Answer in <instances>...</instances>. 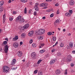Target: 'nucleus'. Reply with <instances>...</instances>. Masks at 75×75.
<instances>
[{
  "label": "nucleus",
  "instance_id": "1",
  "mask_svg": "<svg viewBox=\"0 0 75 75\" xmlns=\"http://www.w3.org/2000/svg\"><path fill=\"white\" fill-rule=\"evenodd\" d=\"M9 67L6 66H4L3 68V72L4 73H7L8 72L9 69Z\"/></svg>",
  "mask_w": 75,
  "mask_h": 75
},
{
  "label": "nucleus",
  "instance_id": "45",
  "mask_svg": "<svg viewBox=\"0 0 75 75\" xmlns=\"http://www.w3.org/2000/svg\"><path fill=\"white\" fill-rule=\"evenodd\" d=\"M17 67H16V68L13 67V70H16V69H17Z\"/></svg>",
  "mask_w": 75,
  "mask_h": 75
},
{
  "label": "nucleus",
  "instance_id": "64",
  "mask_svg": "<svg viewBox=\"0 0 75 75\" xmlns=\"http://www.w3.org/2000/svg\"><path fill=\"white\" fill-rule=\"evenodd\" d=\"M71 72H75V71H74V70H72L71 71Z\"/></svg>",
  "mask_w": 75,
  "mask_h": 75
},
{
  "label": "nucleus",
  "instance_id": "35",
  "mask_svg": "<svg viewBox=\"0 0 75 75\" xmlns=\"http://www.w3.org/2000/svg\"><path fill=\"white\" fill-rule=\"evenodd\" d=\"M37 71H38V70H35L34 71V73L35 74H36L37 73Z\"/></svg>",
  "mask_w": 75,
  "mask_h": 75
},
{
  "label": "nucleus",
  "instance_id": "10",
  "mask_svg": "<svg viewBox=\"0 0 75 75\" xmlns=\"http://www.w3.org/2000/svg\"><path fill=\"white\" fill-rule=\"evenodd\" d=\"M17 54L18 57H21L23 55V53H22L21 51H19L17 53Z\"/></svg>",
  "mask_w": 75,
  "mask_h": 75
},
{
  "label": "nucleus",
  "instance_id": "58",
  "mask_svg": "<svg viewBox=\"0 0 75 75\" xmlns=\"http://www.w3.org/2000/svg\"><path fill=\"white\" fill-rule=\"evenodd\" d=\"M13 41H14L15 40H16L15 39V38H13Z\"/></svg>",
  "mask_w": 75,
  "mask_h": 75
},
{
  "label": "nucleus",
  "instance_id": "34",
  "mask_svg": "<svg viewBox=\"0 0 75 75\" xmlns=\"http://www.w3.org/2000/svg\"><path fill=\"white\" fill-rule=\"evenodd\" d=\"M18 36H16L15 38V40H18Z\"/></svg>",
  "mask_w": 75,
  "mask_h": 75
},
{
  "label": "nucleus",
  "instance_id": "40",
  "mask_svg": "<svg viewBox=\"0 0 75 75\" xmlns=\"http://www.w3.org/2000/svg\"><path fill=\"white\" fill-rule=\"evenodd\" d=\"M50 17H54V14L53 13H52L50 15Z\"/></svg>",
  "mask_w": 75,
  "mask_h": 75
},
{
  "label": "nucleus",
  "instance_id": "53",
  "mask_svg": "<svg viewBox=\"0 0 75 75\" xmlns=\"http://www.w3.org/2000/svg\"><path fill=\"white\" fill-rule=\"evenodd\" d=\"M57 44H58V42H57L54 45L55 46H56V45H57Z\"/></svg>",
  "mask_w": 75,
  "mask_h": 75
},
{
  "label": "nucleus",
  "instance_id": "44",
  "mask_svg": "<svg viewBox=\"0 0 75 75\" xmlns=\"http://www.w3.org/2000/svg\"><path fill=\"white\" fill-rule=\"evenodd\" d=\"M29 4L30 5H32L33 4V2H30L29 3Z\"/></svg>",
  "mask_w": 75,
  "mask_h": 75
},
{
  "label": "nucleus",
  "instance_id": "16",
  "mask_svg": "<svg viewBox=\"0 0 75 75\" xmlns=\"http://www.w3.org/2000/svg\"><path fill=\"white\" fill-rule=\"evenodd\" d=\"M24 21V18H21V20L19 21V22L20 23H23V22Z\"/></svg>",
  "mask_w": 75,
  "mask_h": 75
},
{
  "label": "nucleus",
  "instance_id": "37",
  "mask_svg": "<svg viewBox=\"0 0 75 75\" xmlns=\"http://www.w3.org/2000/svg\"><path fill=\"white\" fill-rule=\"evenodd\" d=\"M33 13L34 16H36L37 15V11H34Z\"/></svg>",
  "mask_w": 75,
  "mask_h": 75
},
{
  "label": "nucleus",
  "instance_id": "28",
  "mask_svg": "<svg viewBox=\"0 0 75 75\" xmlns=\"http://www.w3.org/2000/svg\"><path fill=\"white\" fill-rule=\"evenodd\" d=\"M47 34L48 35H52V32H48Z\"/></svg>",
  "mask_w": 75,
  "mask_h": 75
},
{
  "label": "nucleus",
  "instance_id": "25",
  "mask_svg": "<svg viewBox=\"0 0 75 75\" xmlns=\"http://www.w3.org/2000/svg\"><path fill=\"white\" fill-rule=\"evenodd\" d=\"M38 75H42V72L41 71H39Z\"/></svg>",
  "mask_w": 75,
  "mask_h": 75
},
{
  "label": "nucleus",
  "instance_id": "17",
  "mask_svg": "<svg viewBox=\"0 0 75 75\" xmlns=\"http://www.w3.org/2000/svg\"><path fill=\"white\" fill-rule=\"evenodd\" d=\"M36 11H39V8H38V6H35L34 7Z\"/></svg>",
  "mask_w": 75,
  "mask_h": 75
},
{
  "label": "nucleus",
  "instance_id": "62",
  "mask_svg": "<svg viewBox=\"0 0 75 75\" xmlns=\"http://www.w3.org/2000/svg\"><path fill=\"white\" fill-rule=\"evenodd\" d=\"M23 44V42H20V44H21H21Z\"/></svg>",
  "mask_w": 75,
  "mask_h": 75
},
{
  "label": "nucleus",
  "instance_id": "6",
  "mask_svg": "<svg viewBox=\"0 0 75 75\" xmlns=\"http://www.w3.org/2000/svg\"><path fill=\"white\" fill-rule=\"evenodd\" d=\"M33 34H34V31L31 30L29 31L28 33V35L30 37H31L33 36Z\"/></svg>",
  "mask_w": 75,
  "mask_h": 75
},
{
  "label": "nucleus",
  "instance_id": "30",
  "mask_svg": "<svg viewBox=\"0 0 75 75\" xmlns=\"http://www.w3.org/2000/svg\"><path fill=\"white\" fill-rule=\"evenodd\" d=\"M24 13L25 14H26L27 13V8H25Z\"/></svg>",
  "mask_w": 75,
  "mask_h": 75
},
{
  "label": "nucleus",
  "instance_id": "60",
  "mask_svg": "<svg viewBox=\"0 0 75 75\" xmlns=\"http://www.w3.org/2000/svg\"><path fill=\"white\" fill-rule=\"evenodd\" d=\"M11 0H9L8 2L9 3H11Z\"/></svg>",
  "mask_w": 75,
  "mask_h": 75
},
{
  "label": "nucleus",
  "instance_id": "61",
  "mask_svg": "<svg viewBox=\"0 0 75 75\" xmlns=\"http://www.w3.org/2000/svg\"><path fill=\"white\" fill-rule=\"evenodd\" d=\"M63 31L64 32H65V29H63Z\"/></svg>",
  "mask_w": 75,
  "mask_h": 75
},
{
  "label": "nucleus",
  "instance_id": "3",
  "mask_svg": "<svg viewBox=\"0 0 75 75\" xmlns=\"http://www.w3.org/2000/svg\"><path fill=\"white\" fill-rule=\"evenodd\" d=\"M48 6V4L47 3H42L40 4V7H44V8L46 9L47 8V6Z\"/></svg>",
  "mask_w": 75,
  "mask_h": 75
},
{
  "label": "nucleus",
  "instance_id": "32",
  "mask_svg": "<svg viewBox=\"0 0 75 75\" xmlns=\"http://www.w3.org/2000/svg\"><path fill=\"white\" fill-rule=\"evenodd\" d=\"M33 39H31L30 40L29 43H30V44H32V43H33Z\"/></svg>",
  "mask_w": 75,
  "mask_h": 75
},
{
  "label": "nucleus",
  "instance_id": "9",
  "mask_svg": "<svg viewBox=\"0 0 75 75\" xmlns=\"http://www.w3.org/2000/svg\"><path fill=\"white\" fill-rule=\"evenodd\" d=\"M29 26L30 25L29 24H27L23 26V28H24V29H25V30H26L28 28Z\"/></svg>",
  "mask_w": 75,
  "mask_h": 75
},
{
  "label": "nucleus",
  "instance_id": "36",
  "mask_svg": "<svg viewBox=\"0 0 75 75\" xmlns=\"http://www.w3.org/2000/svg\"><path fill=\"white\" fill-rule=\"evenodd\" d=\"M55 22H56L57 23H59V20L57 19L55 21Z\"/></svg>",
  "mask_w": 75,
  "mask_h": 75
},
{
  "label": "nucleus",
  "instance_id": "54",
  "mask_svg": "<svg viewBox=\"0 0 75 75\" xmlns=\"http://www.w3.org/2000/svg\"><path fill=\"white\" fill-rule=\"evenodd\" d=\"M45 18H46L45 16H44L42 17V19H43V20H45Z\"/></svg>",
  "mask_w": 75,
  "mask_h": 75
},
{
  "label": "nucleus",
  "instance_id": "20",
  "mask_svg": "<svg viewBox=\"0 0 75 75\" xmlns=\"http://www.w3.org/2000/svg\"><path fill=\"white\" fill-rule=\"evenodd\" d=\"M69 46L71 48H72L73 47V43L72 42H70L69 43Z\"/></svg>",
  "mask_w": 75,
  "mask_h": 75
},
{
  "label": "nucleus",
  "instance_id": "26",
  "mask_svg": "<svg viewBox=\"0 0 75 75\" xmlns=\"http://www.w3.org/2000/svg\"><path fill=\"white\" fill-rule=\"evenodd\" d=\"M28 1V0H21V2L23 3H26Z\"/></svg>",
  "mask_w": 75,
  "mask_h": 75
},
{
  "label": "nucleus",
  "instance_id": "22",
  "mask_svg": "<svg viewBox=\"0 0 75 75\" xmlns=\"http://www.w3.org/2000/svg\"><path fill=\"white\" fill-rule=\"evenodd\" d=\"M4 10V8L3 7H1L0 8V13H1Z\"/></svg>",
  "mask_w": 75,
  "mask_h": 75
},
{
  "label": "nucleus",
  "instance_id": "51",
  "mask_svg": "<svg viewBox=\"0 0 75 75\" xmlns=\"http://www.w3.org/2000/svg\"><path fill=\"white\" fill-rule=\"evenodd\" d=\"M74 64L73 63H71V67H74Z\"/></svg>",
  "mask_w": 75,
  "mask_h": 75
},
{
  "label": "nucleus",
  "instance_id": "5",
  "mask_svg": "<svg viewBox=\"0 0 75 75\" xmlns=\"http://www.w3.org/2000/svg\"><path fill=\"white\" fill-rule=\"evenodd\" d=\"M69 12H67L65 13V15L67 17H70L71 16V14L72 13V10H69Z\"/></svg>",
  "mask_w": 75,
  "mask_h": 75
},
{
  "label": "nucleus",
  "instance_id": "59",
  "mask_svg": "<svg viewBox=\"0 0 75 75\" xmlns=\"http://www.w3.org/2000/svg\"><path fill=\"white\" fill-rule=\"evenodd\" d=\"M46 11L47 12H50V10H47Z\"/></svg>",
  "mask_w": 75,
  "mask_h": 75
},
{
  "label": "nucleus",
  "instance_id": "15",
  "mask_svg": "<svg viewBox=\"0 0 75 75\" xmlns=\"http://www.w3.org/2000/svg\"><path fill=\"white\" fill-rule=\"evenodd\" d=\"M6 21V15H4L3 16V23H4Z\"/></svg>",
  "mask_w": 75,
  "mask_h": 75
},
{
  "label": "nucleus",
  "instance_id": "14",
  "mask_svg": "<svg viewBox=\"0 0 75 75\" xmlns=\"http://www.w3.org/2000/svg\"><path fill=\"white\" fill-rule=\"evenodd\" d=\"M13 47L15 48H17L18 46V44L17 42L14 43L13 44Z\"/></svg>",
  "mask_w": 75,
  "mask_h": 75
},
{
  "label": "nucleus",
  "instance_id": "23",
  "mask_svg": "<svg viewBox=\"0 0 75 75\" xmlns=\"http://www.w3.org/2000/svg\"><path fill=\"white\" fill-rule=\"evenodd\" d=\"M52 39L54 41H56V40H57V38H56V37L55 36H52Z\"/></svg>",
  "mask_w": 75,
  "mask_h": 75
},
{
  "label": "nucleus",
  "instance_id": "27",
  "mask_svg": "<svg viewBox=\"0 0 75 75\" xmlns=\"http://www.w3.org/2000/svg\"><path fill=\"white\" fill-rule=\"evenodd\" d=\"M42 61V59H40L37 62L38 64H40V63H41V62Z\"/></svg>",
  "mask_w": 75,
  "mask_h": 75
},
{
  "label": "nucleus",
  "instance_id": "50",
  "mask_svg": "<svg viewBox=\"0 0 75 75\" xmlns=\"http://www.w3.org/2000/svg\"><path fill=\"white\" fill-rule=\"evenodd\" d=\"M45 44L44 43H41L40 44V45L41 46H44V45Z\"/></svg>",
  "mask_w": 75,
  "mask_h": 75
},
{
  "label": "nucleus",
  "instance_id": "31",
  "mask_svg": "<svg viewBox=\"0 0 75 75\" xmlns=\"http://www.w3.org/2000/svg\"><path fill=\"white\" fill-rule=\"evenodd\" d=\"M25 35V33H22L21 35V36L22 37H24V36Z\"/></svg>",
  "mask_w": 75,
  "mask_h": 75
},
{
  "label": "nucleus",
  "instance_id": "24",
  "mask_svg": "<svg viewBox=\"0 0 75 75\" xmlns=\"http://www.w3.org/2000/svg\"><path fill=\"white\" fill-rule=\"evenodd\" d=\"M45 52V50H41L40 51V54H42L44 53V52Z\"/></svg>",
  "mask_w": 75,
  "mask_h": 75
},
{
  "label": "nucleus",
  "instance_id": "11",
  "mask_svg": "<svg viewBox=\"0 0 75 75\" xmlns=\"http://www.w3.org/2000/svg\"><path fill=\"white\" fill-rule=\"evenodd\" d=\"M21 16H18L16 19V21L17 22H19V21L21 20Z\"/></svg>",
  "mask_w": 75,
  "mask_h": 75
},
{
  "label": "nucleus",
  "instance_id": "57",
  "mask_svg": "<svg viewBox=\"0 0 75 75\" xmlns=\"http://www.w3.org/2000/svg\"><path fill=\"white\" fill-rule=\"evenodd\" d=\"M32 47H35V44H33L32 45Z\"/></svg>",
  "mask_w": 75,
  "mask_h": 75
},
{
  "label": "nucleus",
  "instance_id": "41",
  "mask_svg": "<svg viewBox=\"0 0 75 75\" xmlns=\"http://www.w3.org/2000/svg\"><path fill=\"white\" fill-rule=\"evenodd\" d=\"M4 44V45H6L7 43V41H4L3 42Z\"/></svg>",
  "mask_w": 75,
  "mask_h": 75
},
{
  "label": "nucleus",
  "instance_id": "7",
  "mask_svg": "<svg viewBox=\"0 0 75 75\" xmlns=\"http://www.w3.org/2000/svg\"><path fill=\"white\" fill-rule=\"evenodd\" d=\"M72 56L70 55H69L67 57V62H69L70 61H72Z\"/></svg>",
  "mask_w": 75,
  "mask_h": 75
},
{
  "label": "nucleus",
  "instance_id": "48",
  "mask_svg": "<svg viewBox=\"0 0 75 75\" xmlns=\"http://www.w3.org/2000/svg\"><path fill=\"white\" fill-rule=\"evenodd\" d=\"M16 13H17V12H16V11H14L13 12V14H16Z\"/></svg>",
  "mask_w": 75,
  "mask_h": 75
},
{
  "label": "nucleus",
  "instance_id": "29",
  "mask_svg": "<svg viewBox=\"0 0 75 75\" xmlns=\"http://www.w3.org/2000/svg\"><path fill=\"white\" fill-rule=\"evenodd\" d=\"M60 47H64V44L62 43V42L60 43Z\"/></svg>",
  "mask_w": 75,
  "mask_h": 75
},
{
  "label": "nucleus",
  "instance_id": "39",
  "mask_svg": "<svg viewBox=\"0 0 75 75\" xmlns=\"http://www.w3.org/2000/svg\"><path fill=\"white\" fill-rule=\"evenodd\" d=\"M67 70H65L64 74L65 75H67Z\"/></svg>",
  "mask_w": 75,
  "mask_h": 75
},
{
  "label": "nucleus",
  "instance_id": "46",
  "mask_svg": "<svg viewBox=\"0 0 75 75\" xmlns=\"http://www.w3.org/2000/svg\"><path fill=\"white\" fill-rule=\"evenodd\" d=\"M57 14H59V10H58L57 11Z\"/></svg>",
  "mask_w": 75,
  "mask_h": 75
},
{
  "label": "nucleus",
  "instance_id": "38",
  "mask_svg": "<svg viewBox=\"0 0 75 75\" xmlns=\"http://www.w3.org/2000/svg\"><path fill=\"white\" fill-rule=\"evenodd\" d=\"M39 30H38V31H36L35 32V33H36V34H37H37H38V35H39V34H38V33H39V32H38V31Z\"/></svg>",
  "mask_w": 75,
  "mask_h": 75
},
{
  "label": "nucleus",
  "instance_id": "55",
  "mask_svg": "<svg viewBox=\"0 0 75 75\" xmlns=\"http://www.w3.org/2000/svg\"><path fill=\"white\" fill-rule=\"evenodd\" d=\"M36 5L37 6H38V3H35Z\"/></svg>",
  "mask_w": 75,
  "mask_h": 75
},
{
  "label": "nucleus",
  "instance_id": "52",
  "mask_svg": "<svg viewBox=\"0 0 75 75\" xmlns=\"http://www.w3.org/2000/svg\"><path fill=\"white\" fill-rule=\"evenodd\" d=\"M28 13L29 14H31V10H29Z\"/></svg>",
  "mask_w": 75,
  "mask_h": 75
},
{
  "label": "nucleus",
  "instance_id": "47",
  "mask_svg": "<svg viewBox=\"0 0 75 75\" xmlns=\"http://www.w3.org/2000/svg\"><path fill=\"white\" fill-rule=\"evenodd\" d=\"M52 52H55V49H53L51 50Z\"/></svg>",
  "mask_w": 75,
  "mask_h": 75
},
{
  "label": "nucleus",
  "instance_id": "56",
  "mask_svg": "<svg viewBox=\"0 0 75 75\" xmlns=\"http://www.w3.org/2000/svg\"><path fill=\"white\" fill-rule=\"evenodd\" d=\"M5 40H6V41H8V38H5Z\"/></svg>",
  "mask_w": 75,
  "mask_h": 75
},
{
  "label": "nucleus",
  "instance_id": "49",
  "mask_svg": "<svg viewBox=\"0 0 75 75\" xmlns=\"http://www.w3.org/2000/svg\"><path fill=\"white\" fill-rule=\"evenodd\" d=\"M72 53L73 54H75V50H73L72 51Z\"/></svg>",
  "mask_w": 75,
  "mask_h": 75
},
{
  "label": "nucleus",
  "instance_id": "13",
  "mask_svg": "<svg viewBox=\"0 0 75 75\" xmlns=\"http://www.w3.org/2000/svg\"><path fill=\"white\" fill-rule=\"evenodd\" d=\"M70 5V6H74L75 4V2L73 0H70L69 2Z\"/></svg>",
  "mask_w": 75,
  "mask_h": 75
},
{
  "label": "nucleus",
  "instance_id": "42",
  "mask_svg": "<svg viewBox=\"0 0 75 75\" xmlns=\"http://www.w3.org/2000/svg\"><path fill=\"white\" fill-rule=\"evenodd\" d=\"M13 18L11 17H10L9 18V20H10V21H13Z\"/></svg>",
  "mask_w": 75,
  "mask_h": 75
},
{
  "label": "nucleus",
  "instance_id": "43",
  "mask_svg": "<svg viewBox=\"0 0 75 75\" xmlns=\"http://www.w3.org/2000/svg\"><path fill=\"white\" fill-rule=\"evenodd\" d=\"M54 24L55 26H57V24H58L56 22H54Z\"/></svg>",
  "mask_w": 75,
  "mask_h": 75
},
{
  "label": "nucleus",
  "instance_id": "33",
  "mask_svg": "<svg viewBox=\"0 0 75 75\" xmlns=\"http://www.w3.org/2000/svg\"><path fill=\"white\" fill-rule=\"evenodd\" d=\"M39 38L40 40H42V39H43V36H40Z\"/></svg>",
  "mask_w": 75,
  "mask_h": 75
},
{
  "label": "nucleus",
  "instance_id": "4",
  "mask_svg": "<svg viewBox=\"0 0 75 75\" xmlns=\"http://www.w3.org/2000/svg\"><path fill=\"white\" fill-rule=\"evenodd\" d=\"M31 57L32 59H35L37 57V54L35 52H33L31 54Z\"/></svg>",
  "mask_w": 75,
  "mask_h": 75
},
{
  "label": "nucleus",
  "instance_id": "2",
  "mask_svg": "<svg viewBox=\"0 0 75 75\" xmlns=\"http://www.w3.org/2000/svg\"><path fill=\"white\" fill-rule=\"evenodd\" d=\"M38 32L39 33H38V34L39 35H42V34H44V33H45V29H42L38 30Z\"/></svg>",
  "mask_w": 75,
  "mask_h": 75
},
{
  "label": "nucleus",
  "instance_id": "8",
  "mask_svg": "<svg viewBox=\"0 0 75 75\" xmlns=\"http://www.w3.org/2000/svg\"><path fill=\"white\" fill-rule=\"evenodd\" d=\"M4 49L5 52L6 53H7L8 50V45H6Z\"/></svg>",
  "mask_w": 75,
  "mask_h": 75
},
{
  "label": "nucleus",
  "instance_id": "12",
  "mask_svg": "<svg viewBox=\"0 0 75 75\" xmlns=\"http://www.w3.org/2000/svg\"><path fill=\"white\" fill-rule=\"evenodd\" d=\"M16 59H13L11 63V65H14V64H16Z\"/></svg>",
  "mask_w": 75,
  "mask_h": 75
},
{
  "label": "nucleus",
  "instance_id": "19",
  "mask_svg": "<svg viewBox=\"0 0 75 75\" xmlns=\"http://www.w3.org/2000/svg\"><path fill=\"white\" fill-rule=\"evenodd\" d=\"M55 60H52L50 62V65L53 64L55 62Z\"/></svg>",
  "mask_w": 75,
  "mask_h": 75
},
{
  "label": "nucleus",
  "instance_id": "18",
  "mask_svg": "<svg viewBox=\"0 0 75 75\" xmlns=\"http://www.w3.org/2000/svg\"><path fill=\"white\" fill-rule=\"evenodd\" d=\"M61 73V71L60 70H57L56 72V73L57 75H59Z\"/></svg>",
  "mask_w": 75,
  "mask_h": 75
},
{
  "label": "nucleus",
  "instance_id": "21",
  "mask_svg": "<svg viewBox=\"0 0 75 75\" xmlns=\"http://www.w3.org/2000/svg\"><path fill=\"white\" fill-rule=\"evenodd\" d=\"M4 4V2L3 1H0V7Z\"/></svg>",
  "mask_w": 75,
  "mask_h": 75
},
{
  "label": "nucleus",
  "instance_id": "63",
  "mask_svg": "<svg viewBox=\"0 0 75 75\" xmlns=\"http://www.w3.org/2000/svg\"><path fill=\"white\" fill-rule=\"evenodd\" d=\"M22 61L23 62H25V59H24L23 60H22Z\"/></svg>",
  "mask_w": 75,
  "mask_h": 75
}]
</instances>
